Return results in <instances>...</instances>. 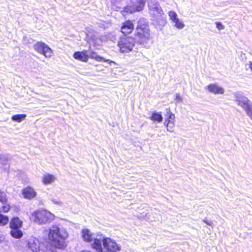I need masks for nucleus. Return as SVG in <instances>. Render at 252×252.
<instances>
[{
	"label": "nucleus",
	"mask_w": 252,
	"mask_h": 252,
	"mask_svg": "<svg viewBox=\"0 0 252 252\" xmlns=\"http://www.w3.org/2000/svg\"><path fill=\"white\" fill-rule=\"evenodd\" d=\"M175 116L171 111L170 109H166V118L164 121V125L167 130L170 132H173L175 128Z\"/></svg>",
	"instance_id": "0eeeda50"
},
{
	"label": "nucleus",
	"mask_w": 252,
	"mask_h": 252,
	"mask_svg": "<svg viewBox=\"0 0 252 252\" xmlns=\"http://www.w3.org/2000/svg\"><path fill=\"white\" fill-rule=\"evenodd\" d=\"M11 236L16 239L21 238L23 236V232L20 228H11Z\"/></svg>",
	"instance_id": "6ab92c4d"
},
{
	"label": "nucleus",
	"mask_w": 252,
	"mask_h": 252,
	"mask_svg": "<svg viewBox=\"0 0 252 252\" xmlns=\"http://www.w3.org/2000/svg\"><path fill=\"white\" fill-rule=\"evenodd\" d=\"M9 221V218L7 216L0 214V225H6Z\"/></svg>",
	"instance_id": "b1692460"
},
{
	"label": "nucleus",
	"mask_w": 252,
	"mask_h": 252,
	"mask_svg": "<svg viewBox=\"0 0 252 252\" xmlns=\"http://www.w3.org/2000/svg\"><path fill=\"white\" fill-rule=\"evenodd\" d=\"M54 217V215L50 212L42 209L33 212L32 214L31 219L38 224H43L50 222L53 220Z\"/></svg>",
	"instance_id": "7ed1b4c3"
},
{
	"label": "nucleus",
	"mask_w": 252,
	"mask_h": 252,
	"mask_svg": "<svg viewBox=\"0 0 252 252\" xmlns=\"http://www.w3.org/2000/svg\"><path fill=\"white\" fill-rule=\"evenodd\" d=\"M125 9H126V7H124V11H123V15L125 16H126V11H125Z\"/></svg>",
	"instance_id": "c9c22d12"
},
{
	"label": "nucleus",
	"mask_w": 252,
	"mask_h": 252,
	"mask_svg": "<svg viewBox=\"0 0 252 252\" xmlns=\"http://www.w3.org/2000/svg\"><path fill=\"white\" fill-rule=\"evenodd\" d=\"M168 14L170 17V19L173 22L178 18L176 13L174 11H170L168 12Z\"/></svg>",
	"instance_id": "bb28decb"
},
{
	"label": "nucleus",
	"mask_w": 252,
	"mask_h": 252,
	"mask_svg": "<svg viewBox=\"0 0 252 252\" xmlns=\"http://www.w3.org/2000/svg\"><path fill=\"white\" fill-rule=\"evenodd\" d=\"M67 236V233L64 229H61L57 226H53L50 229L49 237L53 245L57 248L63 249L65 248V239Z\"/></svg>",
	"instance_id": "f257e3e1"
},
{
	"label": "nucleus",
	"mask_w": 252,
	"mask_h": 252,
	"mask_svg": "<svg viewBox=\"0 0 252 252\" xmlns=\"http://www.w3.org/2000/svg\"><path fill=\"white\" fill-rule=\"evenodd\" d=\"M88 54L89 55V58L91 59H94L97 62H108L110 64L111 63L115 64V63L112 61H110V60H105L103 57H101L98 55L95 52H94L92 50L88 51Z\"/></svg>",
	"instance_id": "ddd939ff"
},
{
	"label": "nucleus",
	"mask_w": 252,
	"mask_h": 252,
	"mask_svg": "<svg viewBox=\"0 0 252 252\" xmlns=\"http://www.w3.org/2000/svg\"><path fill=\"white\" fill-rule=\"evenodd\" d=\"M23 222L18 217H13L9 222V226L11 228H20Z\"/></svg>",
	"instance_id": "2eb2a0df"
},
{
	"label": "nucleus",
	"mask_w": 252,
	"mask_h": 252,
	"mask_svg": "<svg viewBox=\"0 0 252 252\" xmlns=\"http://www.w3.org/2000/svg\"><path fill=\"white\" fill-rule=\"evenodd\" d=\"M215 24L216 25V28L219 31L223 30L224 29V26L220 22H217L215 23Z\"/></svg>",
	"instance_id": "c85d7f7f"
},
{
	"label": "nucleus",
	"mask_w": 252,
	"mask_h": 252,
	"mask_svg": "<svg viewBox=\"0 0 252 252\" xmlns=\"http://www.w3.org/2000/svg\"><path fill=\"white\" fill-rule=\"evenodd\" d=\"M173 22L175 23V26L178 29H182L185 27V25L180 21L179 18H177Z\"/></svg>",
	"instance_id": "a878e982"
},
{
	"label": "nucleus",
	"mask_w": 252,
	"mask_h": 252,
	"mask_svg": "<svg viewBox=\"0 0 252 252\" xmlns=\"http://www.w3.org/2000/svg\"><path fill=\"white\" fill-rule=\"evenodd\" d=\"M103 248L109 252H117L120 249L117 244L112 241L110 238L101 239L94 238V242L92 244V248L97 252H102Z\"/></svg>",
	"instance_id": "f03ea898"
},
{
	"label": "nucleus",
	"mask_w": 252,
	"mask_h": 252,
	"mask_svg": "<svg viewBox=\"0 0 252 252\" xmlns=\"http://www.w3.org/2000/svg\"><path fill=\"white\" fill-rule=\"evenodd\" d=\"M135 36L141 41L150 38V30L149 24L144 20H139L136 28Z\"/></svg>",
	"instance_id": "20e7f679"
},
{
	"label": "nucleus",
	"mask_w": 252,
	"mask_h": 252,
	"mask_svg": "<svg viewBox=\"0 0 252 252\" xmlns=\"http://www.w3.org/2000/svg\"><path fill=\"white\" fill-rule=\"evenodd\" d=\"M55 179V178L53 175L48 174L44 176L42 182L44 184L48 185L52 183V182L54 181Z\"/></svg>",
	"instance_id": "412c9836"
},
{
	"label": "nucleus",
	"mask_w": 252,
	"mask_h": 252,
	"mask_svg": "<svg viewBox=\"0 0 252 252\" xmlns=\"http://www.w3.org/2000/svg\"><path fill=\"white\" fill-rule=\"evenodd\" d=\"M52 201L55 203V204H60V201H56L55 199H52Z\"/></svg>",
	"instance_id": "72a5a7b5"
},
{
	"label": "nucleus",
	"mask_w": 252,
	"mask_h": 252,
	"mask_svg": "<svg viewBox=\"0 0 252 252\" xmlns=\"http://www.w3.org/2000/svg\"><path fill=\"white\" fill-rule=\"evenodd\" d=\"M126 29V22H124L123 23V26L121 28V32L123 34L124 36H121L120 38V40L118 43V46L120 48V51L121 53H125L126 51V37H125L126 35V32L124 31Z\"/></svg>",
	"instance_id": "1a4fd4ad"
},
{
	"label": "nucleus",
	"mask_w": 252,
	"mask_h": 252,
	"mask_svg": "<svg viewBox=\"0 0 252 252\" xmlns=\"http://www.w3.org/2000/svg\"><path fill=\"white\" fill-rule=\"evenodd\" d=\"M237 104L239 106L243 108L246 112L247 115L248 112L251 109H252V105H251L249 104V100L245 97H242L236 100Z\"/></svg>",
	"instance_id": "f8f14e48"
},
{
	"label": "nucleus",
	"mask_w": 252,
	"mask_h": 252,
	"mask_svg": "<svg viewBox=\"0 0 252 252\" xmlns=\"http://www.w3.org/2000/svg\"><path fill=\"white\" fill-rule=\"evenodd\" d=\"M82 233V236L84 241L89 242L93 240L92 235L89 229H83Z\"/></svg>",
	"instance_id": "a211bd4d"
},
{
	"label": "nucleus",
	"mask_w": 252,
	"mask_h": 252,
	"mask_svg": "<svg viewBox=\"0 0 252 252\" xmlns=\"http://www.w3.org/2000/svg\"><path fill=\"white\" fill-rule=\"evenodd\" d=\"M206 89L209 93L217 94H222L224 93V89L219 86L217 84H210L206 87Z\"/></svg>",
	"instance_id": "9b49d317"
},
{
	"label": "nucleus",
	"mask_w": 252,
	"mask_h": 252,
	"mask_svg": "<svg viewBox=\"0 0 252 252\" xmlns=\"http://www.w3.org/2000/svg\"><path fill=\"white\" fill-rule=\"evenodd\" d=\"M27 246L32 252H53L51 249L45 247L44 244L40 243L38 240L34 237L29 239Z\"/></svg>",
	"instance_id": "39448f33"
},
{
	"label": "nucleus",
	"mask_w": 252,
	"mask_h": 252,
	"mask_svg": "<svg viewBox=\"0 0 252 252\" xmlns=\"http://www.w3.org/2000/svg\"><path fill=\"white\" fill-rule=\"evenodd\" d=\"M10 209V207L9 206H8V205H3L2 207V209H1V211H3V212L5 213V212H7L9 211V210Z\"/></svg>",
	"instance_id": "c756f323"
},
{
	"label": "nucleus",
	"mask_w": 252,
	"mask_h": 252,
	"mask_svg": "<svg viewBox=\"0 0 252 252\" xmlns=\"http://www.w3.org/2000/svg\"><path fill=\"white\" fill-rule=\"evenodd\" d=\"M248 115L250 117L251 119L252 120V109H250L249 112H248Z\"/></svg>",
	"instance_id": "473e14b6"
},
{
	"label": "nucleus",
	"mask_w": 252,
	"mask_h": 252,
	"mask_svg": "<svg viewBox=\"0 0 252 252\" xmlns=\"http://www.w3.org/2000/svg\"><path fill=\"white\" fill-rule=\"evenodd\" d=\"M26 117V114H16L12 116L11 120L13 121L20 123L25 120Z\"/></svg>",
	"instance_id": "4be33fe9"
},
{
	"label": "nucleus",
	"mask_w": 252,
	"mask_h": 252,
	"mask_svg": "<svg viewBox=\"0 0 252 252\" xmlns=\"http://www.w3.org/2000/svg\"><path fill=\"white\" fill-rule=\"evenodd\" d=\"M73 56L75 59L84 62H87L89 59L88 51L75 52Z\"/></svg>",
	"instance_id": "4468645a"
},
{
	"label": "nucleus",
	"mask_w": 252,
	"mask_h": 252,
	"mask_svg": "<svg viewBox=\"0 0 252 252\" xmlns=\"http://www.w3.org/2000/svg\"><path fill=\"white\" fill-rule=\"evenodd\" d=\"M145 0H137L128 6V8H127V12L129 11L130 13H133L142 10L145 6Z\"/></svg>",
	"instance_id": "6e6552de"
},
{
	"label": "nucleus",
	"mask_w": 252,
	"mask_h": 252,
	"mask_svg": "<svg viewBox=\"0 0 252 252\" xmlns=\"http://www.w3.org/2000/svg\"><path fill=\"white\" fill-rule=\"evenodd\" d=\"M149 13L154 20H158L162 18L164 12L159 5L149 8Z\"/></svg>",
	"instance_id": "9d476101"
},
{
	"label": "nucleus",
	"mask_w": 252,
	"mask_h": 252,
	"mask_svg": "<svg viewBox=\"0 0 252 252\" xmlns=\"http://www.w3.org/2000/svg\"><path fill=\"white\" fill-rule=\"evenodd\" d=\"M134 28V26L133 23L130 21L127 20V34L131 33Z\"/></svg>",
	"instance_id": "393cba45"
},
{
	"label": "nucleus",
	"mask_w": 252,
	"mask_h": 252,
	"mask_svg": "<svg viewBox=\"0 0 252 252\" xmlns=\"http://www.w3.org/2000/svg\"><path fill=\"white\" fill-rule=\"evenodd\" d=\"M149 119L153 122H157L158 123H161L163 120L161 114L157 112H153Z\"/></svg>",
	"instance_id": "aec40b11"
},
{
	"label": "nucleus",
	"mask_w": 252,
	"mask_h": 252,
	"mask_svg": "<svg viewBox=\"0 0 252 252\" xmlns=\"http://www.w3.org/2000/svg\"><path fill=\"white\" fill-rule=\"evenodd\" d=\"M10 157L9 155H1L0 156V161L1 164L3 166V169L7 170L9 169V163L8 160L10 159Z\"/></svg>",
	"instance_id": "f3484780"
},
{
	"label": "nucleus",
	"mask_w": 252,
	"mask_h": 252,
	"mask_svg": "<svg viewBox=\"0 0 252 252\" xmlns=\"http://www.w3.org/2000/svg\"><path fill=\"white\" fill-rule=\"evenodd\" d=\"M6 194L5 193L3 192L2 194H1L0 197V201L3 204H6L7 202V199L6 198Z\"/></svg>",
	"instance_id": "cd10ccee"
},
{
	"label": "nucleus",
	"mask_w": 252,
	"mask_h": 252,
	"mask_svg": "<svg viewBox=\"0 0 252 252\" xmlns=\"http://www.w3.org/2000/svg\"><path fill=\"white\" fill-rule=\"evenodd\" d=\"M23 194L25 198L28 199H32L36 195V192L31 187H27L23 190Z\"/></svg>",
	"instance_id": "dca6fc26"
},
{
	"label": "nucleus",
	"mask_w": 252,
	"mask_h": 252,
	"mask_svg": "<svg viewBox=\"0 0 252 252\" xmlns=\"http://www.w3.org/2000/svg\"><path fill=\"white\" fill-rule=\"evenodd\" d=\"M33 49L37 53L44 55L46 58H50L53 56L52 50L45 43L37 42L33 45Z\"/></svg>",
	"instance_id": "423d86ee"
},
{
	"label": "nucleus",
	"mask_w": 252,
	"mask_h": 252,
	"mask_svg": "<svg viewBox=\"0 0 252 252\" xmlns=\"http://www.w3.org/2000/svg\"><path fill=\"white\" fill-rule=\"evenodd\" d=\"M203 221L208 225L213 226V222L212 221L208 220L206 219L203 220Z\"/></svg>",
	"instance_id": "7c9ffc66"
},
{
	"label": "nucleus",
	"mask_w": 252,
	"mask_h": 252,
	"mask_svg": "<svg viewBox=\"0 0 252 252\" xmlns=\"http://www.w3.org/2000/svg\"><path fill=\"white\" fill-rule=\"evenodd\" d=\"M249 67H250L251 71L252 72V62H250Z\"/></svg>",
	"instance_id": "f704fd0d"
},
{
	"label": "nucleus",
	"mask_w": 252,
	"mask_h": 252,
	"mask_svg": "<svg viewBox=\"0 0 252 252\" xmlns=\"http://www.w3.org/2000/svg\"><path fill=\"white\" fill-rule=\"evenodd\" d=\"M135 43V39L131 37H127V50L131 51Z\"/></svg>",
	"instance_id": "5701e85b"
},
{
	"label": "nucleus",
	"mask_w": 252,
	"mask_h": 252,
	"mask_svg": "<svg viewBox=\"0 0 252 252\" xmlns=\"http://www.w3.org/2000/svg\"><path fill=\"white\" fill-rule=\"evenodd\" d=\"M175 99L178 102L182 101V98L180 95L178 94H176Z\"/></svg>",
	"instance_id": "2f4dec72"
}]
</instances>
